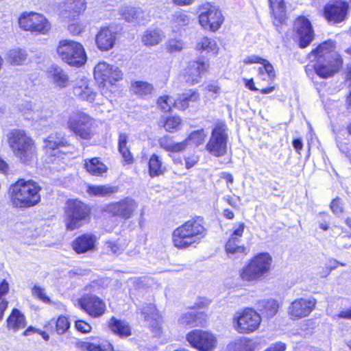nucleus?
I'll return each mask as SVG.
<instances>
[{
	"instance_id": "1",
	"label": "nucleus",
	"mask_w": 351,
	"mask_h": 351,
	"mask_svg": "<svg viewBox=\"0 0 351 351\" xmlns=\"http://www.w3.org/2000/svg\"><path fill=\"white\" fill-rule=\"evenodd\" d=\"M335 45L332 40H327L313 50L308 54L315 73L322 78H328L337 73L343 64L340 55L335 51Z\"/></svg>"
},
{
	"instance_id": "2",
	"label": "nucleus",
	"mask_w": 351,
	"mask_h": 351,
	"mask_svg": "<svg viewBox=\"0 0 351 351\" xmlns=\"http://www.w3.org/2000/svg\"><path fill=\"white\" fill-rule=\"evenodd\" d=\"M206 229L200 217L192 219L177 228L172 234V240L175 247L186 249L191 246L196 247L206 237Z\"/></svg>"
},
{
	"instance_id": "3",
	"label": "nucleus",
	"mask_w": 351,
	"mask_h": 351,
	"mask_svg": "<svg viewBox=\"0 0 351 351\" xmlns=\"http://www.w3.org/2000/svg\"><path fill=\"white\" fill-rule=\"evenodd\" d=\"M8 142L14 155L22 163L30 164L37 158L35 141L25 130H11L7 135Z\"/></svg>"
},
{
	"instance_id": "4",
	"label": "nucleus",
	"mask_w": 351,
	"mask_h": 351,
	"mask_svg": "<svg viewBox=\"0 0 351 351\" xmlns=\"http://www.w3.org/2000/svg\"><path fill=\"white\" fill-rule=\"evenodd\" d=\"M40 189L39 185L32 180H19L10 187L12 205L21 208L36 205L40 201Z\"/></svg>"
},
{
	"instance_id": "5",
	"label": "nucleus",
	"mask_w": 351,
	"mask_h": 351,
	"mask_svg": "<svg viewBox=\"0 0 351 351\" xmlns=\"http://www.w3.org/2000/svg\"><path fill=\"white\" fill-rule=\"evenodd\" d=\"M271 263L269 254L259 253L239 271V276L244 281L257 280L269 271Z\"/></svg>"
},
{
	"instance_id": "6",
	"label": "nucleus",
	"mask_w": 351,
	"mask_h": 351,
	"mask_svg": "<svg viewBox=\"0 0 351 351\" xmlns=\"http://www.w3.org/2000/svg\"><path fill=\"white\" fill-rule=\"evenodd\" d=\"M95 120L89 114L80 110L72 112L66 121V128L75 136L84 140L94 135Z\"/></svg>"
},
{
	"instance_id": "7",
	"label": "nucleus",
	"mask_w": 351,
	"mask_h": 351,
	"mask_svg": "<svg viewBox=\"0 0 351 351\" xmlns=\"http://www.w3.org/2000/svg\"><path fill=\"white\" fill-rule=\"evenodd\" d=\"M90 210L82 202L69 199L65 209V226L67 230L72 231L82 226L88 219Z\"/></svg>"
},
{
	"instance_id": "8",
	"label": "nucleus",
	"mask_w": 351,
	"mask_h": 351,
	"mask_svg": "<svg viewBox=\"0 0 351 351\" xmlns=\"http://www.w3.org/2000/svg\"><path fill=\"white\" fill-rule=\"evenodd\" d=\"M60 58L70 65L80 66L86 62V55L83 46L73 40H62L57 49Z\"/></svg>"
},
{
	"instance_id": "9",
	"label": "nucleus",
	"mask_w": 351,
	"mask_h": 351,
	"mask_svg": "<svg viewBox=\"0 0 351 351\" xmlns=\"http://www.w3.org/2000/svg\"><path fill=\"white\" fill-rule=\"evenodd\" d=\"M228 128L223 123H218L212 130L206 149L215 157H221L227 152Z\"/></svg>"
},
{
	"instance_id": "10",
	"label": "nucleus",
	"mask_w": 351,
	"mask_h": 351,
	"mask_svg": "<svg viewBox=\"0 0 351 351\" xmlns=\"http://www.w3.org/2000/svg\"><path fill=\"white\" fill-rule=\"evenodd\" d=\"M261 322V317L254 308H245L237 312L233 318L234 329L241 334H249L256 330Z\"/></svg>"
},
{
	"instance_id": "11",
	"label": "nucleus",
	"mask_w": 351,
	"mask_h": 351,
	"mask_svg": "<svg viewBox=\"0 0 351 351\" xmlns=\"http://www.w3.org/2000/svg\"><path fill=\"white\" fill-rule=\"evenodd\" d=\"M19 26L25 31L46 34L51 29L47 19L36 12L23 13L19 19Z\"/></svg>"
},
{
	"instance_id": "12",
	"label": "nucleus",
	"mask_w": 351,
	"mask_h": 351,
	"mask_svg": "<svg viewBox=\"0 0 351 351\" xmlns=\"http://www.w3.org/2000/svg\"><path fill=\"white\" fill-rule=\"evenodd\" d=\"M223 21L221 12L216 6L209 3L201 6L199 22L204 29L215 32L221 27Z\"/></svg>"
},
{
	"instance_id": "13",
	"label": "nucleus",
	"mask_w": 351,
	"mask_h": 351,
	"mask_svg": "<svg viewBox=\"0 0 351 351\" xmlns=\"http://www.w3.org/2000/svg\"><path fill=\"white\" fill-rule=\"evenodd\" d=\"M186 338L189 344L199 351H213L217 343L213 334L202 330H193Z\"/></svg>"
},
{
	"instance_id": "14",
	"label": "nucleus",
	"mask_w": 351,
	"mask_h": 351,
	"mask_svg": "<svg viewBox=\"0 0 351 351\" xmlns=\"http://www.w3.org/2000/svg\"><path fill=\"white\" fill-rule=\"evenodd\" d=\"M123 72L116 65L106 62H99L94 69V77L100 84L108 82L114 84L123 78Z\"/></svg>"
},
{
	"instance_id": "15",
	"label": "nucleus",
	"mask_w": 351,
	"mask_h": 351,
	"mask_svg": "<svg viewBox=\"0 0 351 351\" xmlns=\"http://www.w3.org/2000/svg\"><path fill=\"white\" fill-rule=\"evenodd\" d=\"M244 228V223H239L238 226L234 228L232 233L226 242L225 250L229 258H236L239 257L241 254L246 255L248 253L247 248L241 245Z\"/></svg>"
},
{
	"instance_id": "16",
	"label": "nucleus",
	"mask_w": 351,
	"mask_h": 351,
	"mask_svg": "<svg viewBox=\"0 0 351 351\" xmlns=\"http://www.w3.org/2000/svg\"><path fill=\"white\" fill-rule=\"evenodd\" d=\"M137 206L136 202L132 198L128 197L108 204L106 211L112 216L128 219L132 217Z\"/></svg>"
},
{
	"instance_id": "17",
	"label": "nucleus",
	"mask_w": 351,
	"mask_h": 351,
	"mask_svg": "<svg viewBox=\"0 0 351 351\" xmlns=\"http://www.w3.org/2000/svg\"><path fill=\"white\" fill-rule=\"evenodd\" d=\"M294 31L299 40V46L305 48L314 39V32L309 20L304 16L298 17L294 23Z\"/></svg>"
},
{
	"instance_id": "18",
	"label": "nucleus",
	"mask_w": 351,
	"mask_h": 351,
	"mask_svg": "<svg viewBox=\"0 0 351 351\" xmlns=\"http://www.w3.org/2000/svg\"><path fill=\"white\" fill-rule=\"evenodd\" d=\"M73 93L77 99L88 103L93 102L97 95L91 85L90 81L85 77L75 80L73 88Z\"/></svg>"
},
{
	"instance_id": "19",
	"label": "nucleus",
	"mask_w": 351,
	"mask_h": 351,
	"mask_svg": "<svg viewBox=\"0 0 351 351\" xmlns=\"http://www.w3.org/2000/svg\"><path fill=\"white\" fill-rule=\"evenodd\" d=\"M349 5L345 1H336L327 4L324 8L326 19L333 24L339 23L345 20Z\"/></svg>"
},
{
	"instance_id": "20",
	"label": "nucleus",
	"mask_w": 351,
	"mask_h": 351,
	"mask_svg": "<svg viewBox=\"0 0 351 351\" xmlns=\"http://www.w3.org/2000/svg\"><path fill=\"white\" fill-rule=\"evenodd\" d=\"M208 64L203 61H193L189 63L184 73V78L186 83L191 85L199 82Z\"/></svg>"
},
{
	"instance_id": "21",
	"label": "nucleus",
	"mask_w": 351,
	"mask_h": 351,
	"mask_svg": "<svg viewBox=\"0 0 351 351\" xmlns=\"http://www.w3.org/2000/svg\"><path fill=\"white\" fill-rule=\"evenodd\" d=\"M44 149L49 156H56L57 150L69 145L66 138L61 133H51L44 140Z\"/></svg>"
},
{
	"instance_id": "22",
	"label": "nucleus",
	"mask_w": 351,
	"mask_h": 351,
	"mask_svg": "<svg viewBox=\"0 0 351 351\" xmlns=\"http://www.w3.org/2000/svg\"><path fill=\"white\" fill-rule=\"evenodd\" d=\"M116 34L108 27H103L96 36V44L102 51H108L114 45Z\"/></svg>"
},
{
	"instance_id": "23",
	"label": "nucleus",
	"mask_w": 351,
	"mask_h": 351,
	"mask_svg": "<svg viewBox=\"0 0 351 351\" xmlns=\"http://www.w3.org/2000/svg\"><path fill=\"white\" fill-rule=\"evenodd\" d=\"M108 327L114 335L120 337H128L132 335L131 326L125 320L112 317L108 322Z\"/></svg>"
},
{
	"instance_id": "24",
	"label": "nucleus",
	"mask_w": 351,
	"mask_h": 351,
	"mask_svg": "<svg viewBox=\"0 0 351 351\" xmlns=\"http://www.w3.org/2000/svg\"><path fill=\"white\" fill-rule=\"evenodd\" d=\"M96 237L92 234H84L73 243V248L77 254L85 253L94 250Z\"/></svg>"
},
{
	"instance_id": "25",
	"label": "nucleus",
	"mask_w": 351,
	"mask_h": 351,
	"mask_svg": "<svg viewBox=\"0 0 351 351\" xmlns=\"http://www.w3.org/2000/svg\"><path fill=\"white\" fill-rule=\"evenodd\" d=\"M85 0H66L63 16L74 19L75 16L83 12L86 9Z\"/></svg>"
},
{
	"instance_id": "26",
	"label": "nucleus",
	"mask_w": 351,
	"mask_h": 351,
	"mask_svg": "<svg viewBox=\"0 0 351 351\" xmlns=\"http://www.w3.org/2000/svg\"><path fill=\"white\" fill-rule=\"evenodd\" d=\"M206 315L203 313L191 311L183 314L179 319V322L182 325L195 327L202 326L206 322Z\"/></svg>"
},
{
	"instance_id": "27",
	"label": "nucleus",
	"mask_w": 351,
	"mask_h": 351,
	"mask_svg": "<svg viewBox=\"0 0 351 351\" xmlns=\"http://www.w3.org/2000/svg\"><path fill=\"white\" fill-rule=\"evenodd\" d=\"M256 344L252 339L239 337L228 344L226 351H254Z\"/></svg>"
},
{
	"instance_id": "28",
	"label": "nucleus",
	"mask_w": 351,
	"mask_h": 351,
	"mask_svg": "<svg viewBox=\"0 0 351 351\" xmlns=\"http://www.w3.org/2000/svg\"><path fill=\"white\" fill-rule=\"evenodd\" d=\"M119 188L109 184L88 185L86 192L91 196L106 197L118 192Z\"/></svg>"
},
{
	"instance_id": "29",
	"label": "nucleus",
	"mask_w": 351,
	"mask_h": 351,
	"mask_svg": "<svg viewBox=\"0 0 351 351\" xmlns=\"http://www.w3.org/2000/svg\"><path fill=\"white\" fill-rule=\"evenodd\" d=\"M8 328L14 332L25 326V319L18 308H13L12 313L7 319Z\"/></svg>"
},
{
	"instance_id": "30",
	"label": "nucleus",
	"mask_w": 351,
	"mask_h": 351,
	"mask_svg": "<svg viewBox=\"0 0 351 351\" xmlns=\"http://www.w3.org/2000/svg\"><path fill=\"white\" fill-rule=\"evenodd\" d=\"M49 77L53 80L57 86L65 87L69 83V77L67 74L57 65H52L49 69Z\"/></svg>"
},
{
	"instance_id": "31",
	"label": "nucleus",
	"mask_w": 351,
	"mask_h": 351,
	"mask_svg": "<svg viewBox=\"0 0 351 351\" xmlns=\"http://www.w3.org/2000/svg\"><path fill=\"white\" fill-rule=\"evenodd\" d=\"M121 12L128 22H139L144 19V12L139 8L127 5L121 8Z\"/></svg>"
},
{
	"instance_id": "32",
	"label": "nucleus",
	"mask_w": 351,
	"mask_h": 351,
	"mask_svg": "<svg viewBox=\"0 0 351 351\" xmlns=\"http://www.w3.org/2000/svg\"><path fill=\"white\" fill-rule=\"evenodd\" d=\"M165 38L162 32L158 29H149L145 32L142 36V42L146 46H154L159 44Z\"/></svg>"
},
{
	"instance_id": "33",
	"label": "nucleus",
	"mask_w": 351,
	"mask_h": 351,
	"mask_svg": "<svg viewBox=\"0 0 351 351\" xmlns=\"http://www.w3.org/2000/svg\"><path fill=\"white\" fill-rule=\"evenodd\" d=\"M199 98V95L197 90H190L176 99V108L184 110L189 106L190 103L197 101Z\"/></svg>"
},
{
	"instance_id": "34",
	"label": "nucleus",
	"mask_w": 351,
	"mask_h": 351,
	"mask_svg": "<svg viewBox=\"0 0 351 351\" xmlns=\"http://www.w3.org/2000/svg\"><path fill=\"white\" fill-rule=\"evenodd\" d=\"M269 1L274 18L282 23L286 16V6L284 0H269Z\"/></svg>"
},
{
	"instance_id": "35",
	"label": "nucleus",
	"mask_w": 351,
	"mask_h": 351,
	"mask_svg": "<svg viewBox=\"0 0 351 351\" xmlns=\"http://www.w3.org/2000/svg\"><path fill=\"white\" fill-rule=\"evenodd\" d=\"M160 147L167 152H180L184 150V143L175 142L171 137L163 136L158 141Z\"/></svg>"
},
{
	"instance_id": "36",
	"label": "nucleus",
	"mask_w": 351,
	"mask_h": 351,
	"mask_svg": "<svg viewBox=\"0 0 351 351\" xmlns=\"http://www.w3.org/2000/svg\"><path fill=\"white\" fill-rule=\"evenodd\" d=\"M85 168L93 176H101L108 170L107 167L97 158H92L85 162Z\"/></svg>"
},
{
	"instance_id": "37",
	"label": "nucleus",
	"mask_w": 351,
	"mask_h": 351,
	"mask_svg": "<svg viewBox=\"0 0 351 351\" xmlns=\"http://www.w3.org/2000/svg\"><path fill=\"white\" fill-rule=\"evenodd\" d=\"M131 88L136 95L142 97L150 95L154 90L152 84L143 81L134 82L132 84Z\"/></svg>"
},
{
	"instance_id": "38",
	"label": "nucleus",
	"mask_w": 351,
	"mask_h": 351,
	"mask_svg": "<svg viewBox=\"0 0 351 351\" xmlns=\"http://www.w3.org/2000/svg\"><path fill=\"white\" fill-rule=\"evenodd\" d=\"M206 136L204 130H199L191 132L184 141H182V143H184V149L189 145L197 147L202 145L204 141Z\"/></svg>"
},
{
	"instance_id": "39",
	"label": "nucleus",
	"mask_w": 351,
	"mask_h": 351,
	"mask_svg": "<svg viewBox=\"0 0 351 351\" xmlns=\"http://www.w3.org/2000/svg\"><path fill=\"white\" fill-rule=\"evenodd\" d=\"M164 170L160 158L155 154L152 155L149 160V176L152 178L158 176L164 172Z\"/></svg>"
},
{
	"instance_id": "40",
	"label": "nucleus",
	"mask_w": 351,
	"mask_h": 351,
	"mask_svg": "<svg viewBox=\"0 0 351 351\" xmlns=\"http://www.w3.org/2000/svg\"><path fill=\"white\" fill-rule=\"evenodd\" d=\"M141 313L144 317L145 321L147 322L150 327L155 328L160 322L161 316L157 308H144Z\"/></svg>"
},
{
	"instance_id": "41",
	"label": "nucleus",
	"mask_w": 351,
	"mask_h": 351,
	"mask_svg": "<svg viewBox=\"0 0 351 351\" xmlns=\"http://www.w3.org/2000/svg\"><path fill=\"white\" fill-rule=\"evenodd\" d=\"M79 304L80 307H101V306H105L101 299L92 294L84 295L79 300Z\"/></svg>"
},
{
	"instance_id": "42",
	"label": "nucleus",
	"mask_w": 351,
	"mask_h": 351,
	"mask_svg": "<svg viewBox=\"0 0 351 351\" xmlns=\"http://www.w3.org/2000/svg\"><path fill=\"white\" fill-rule=\"evenodd\" d=\"M79 347L83 350L88 351H112V346L110 343L106 342L101 344H95L88 341L79 343Z\"/></svg>"
},
{
	"instance_id": "43",
	"label": "nucleus",
	"mask_w": 351,
	"mask_h": 351,
	"mask_svg": "<svg viewBox=\"0 0 351 351\" xmlns=\"http://www.w3.org/2000/svg\"><path fill=\"white\" fill-rule=\"evenodd\" d=\"M31 294L34 298L39 300L45 304L54 305L47 295L45 289L38 284H35L31 289Z\"/></svg>"
},
{
	"instance_id": "44",
	"label": "nucleus",
	"mask_w": 351,
	"mask_h": 351,
	"mask_svg": "<svg viewBox=\"0 0 351 351\" xmlns=\"http://www.w3.org/2000/svg\"><path fill=\"white\" fill-rule=\"evenodd\" d=\"M197 49L216 54L218 51V47L214 40L204 37L197 43Z\"/></svg>"
},
{
	"instance_id": "45",
	"label": "nucleus",
	"mask_w": 351,
	"mask_h": 351,
	"mask_svg": "<svg viewBox=\"0 0 351 351\" xmlns=\"http://www.w3.org/2000/svg\"><path fill=\"white\" fill-rule=\"evenodd\" d=\"M128 136L124 134H121L119 137V150L123 158L128 163L132 162V154L127 147Z\"/></svg>"
},
{
	"instance_id": "46",
	"label": "nucleus",
	"mask_w": 351,
	"mask_h": 351,
	"mask_svg": "<svg viewBox=\"0 0 351 351\" xmlns=\"http://www.w3.org/2000/svg\"><path fill=\"white\" fill-rule=\"evenodd\" d=\"M176 99L169 95H163L157 100L158 107L164 112H169L172 106L176 107Z\"/></svg>"
},
{
	"instance_id": "47",
	"label": "nucleus",
	"mask_w": 351,
	"mask_h": 351,
	"mask_svg": "<svg viewBox=\"0 0 351 351\" xmlns=\"http://www.w3.org/2000/svg\"><path fill=\"white\" fill-rule=\"evenodd\" d=\"M26 53L21 49H12L8 53V61L11 64H21L26 59Z\"/></svg>"
},
{
	"instance_id": "48",
	"label": "nucleus",
	"mask_w": 351,
	"mask_h": 351,
	"mask_svg": "<svg viewBox=\"0 0 351 351\" xmlns=\"http://www.w3.org/2000/svg\"><path fill=\"white\" fill-rule=\"evenodd\" d=\"M182 120L179 117H171L167 118L164 123V128L169 132H174L181 125Z\"/></svg>"
},
{
	"instance_id": "49",
	"label": "nucleus",
	"mask_w": 351,
	"mask_h": 351,
	"mask_svg": "<svg viewBox=\"0 0 351 351\" xmlns=\"http://www.w3.org/2000/svg\"><path fill=\"white\" fill-rule=\"evenodd\" d=\"M316 300L312 295H306L292 302L293 307H315Z\"/></svg>"
},
{
	"instance_id": "50",
	"label": "nucleus",
	"mask_w": 351,
	"mask_h": 351,
	"mask_svg": "<svg viewBox=\"0 0 351 351\" xmlns=\"http://www.w3.org/2000/svg\"><path fill=\"white\" fill-rule=\"evenodd\" d=\"M52 115L53 112L51 110L49 109L39 110L38 108H37L31 118L36 121L45 122L51 119Z\"/></svg>"
},
{
	"instance_id": "51",
	"label": "nucleus",
	"mask_w": 351,
	"mask_h": 351,
	"mask_svg": "<svg viewBox=\"0 0 351 351\" xmlns=\"http://www.w3.org/2000/svg\"><path fill=\"white\" fill-rule=\"evenodd\" d=\"M184 43L181 40L170 39L167 42V49L170 53L180 51L184 48Z\"/></svg>"
},
{
	"instance_id": "52",
	"label": "nucleus",
	"mask_w": 351,
	"mask_h": 351,
	"mask_svg": "<svg viewBox=\"0 0 351 351\" xmlns=\"http://www.w3.org/2000/svg\"><path fill=\"white\" fill-rule=\"evenodd\" d=\"M312 308H290L289 315L292 319H300L310 314Z\"/></svg>"
},
{
	"instance_id": "53",
	"label": "nucleus",
	"mask_w": 351,
	"mask_h": 351,
	"mask_svg": "<svg viewBox=\"0 0 351 351\" xmlns=\"http://www.w3.org/2000/svg\"><path fill=\"white\" fill-rule=\"evenodd\" d=\"M70 323L65 317H59L56 322V331L58 334H63L69 328Z\"/></svg>"
},
{
	"instance_id": "54",
	"label": "nucleus",
	"mask_w": 351,
	"mask_h": 351,
	"mask_svg": "<svg viewBox=\"0 0 351 351\" xmlns=\"http://www.w3.org/2000/svg\"><path fill=\"white\" fill-rule=\"evenodd\" d=\"M173 21L177 25L184 26L189 24L190 19L185 13L178 12L174 14Z\"/></svg>"
},
{
	"instance_id": "55",
	"label": "nucleus",
	"mask_w": 351,
	"mask_h": 351,
	"mask_svg": "<svg viewBox=\"0 0 351 351\" xmlns=\"http://www.w3.org/2000/svg\"><path fill=\"white\" fill-rule=\"evenodd\" d=\"M261 64L264 66V70L268 78V82H272L276 77L274 66L265 59L261 62Z\"/></svg>"
},
{
	"instance_id": "56",
	"label": "nucleus",
	"mask_w": 351,
	"mask_h": 351,
	"mask_svg": "<svg viewBox=\"0 0 351 351\" xmlns=\"http://www.w3.org/2000/svg\"><path fill=\"white\" fill-rule=\"evenodd\" d=\"M85 25L82 23H71L69 25V31L74 34L78 35L84 31Z\"/></svg>"
},
{
	"instance_id": "57",
	"label": "nucleus",
	"mask_w": 351,
	"mask_h": 351,
	"mask_svg": "<svg viewBox=\"0 0 351 351\" xmlns=\"http://www.w3.org/2000/svg\"><path fill=\"white\" fill-rule=\"evenodd\" d=\"M19 108V110L24 113H27L28 111H33L34 113L38 107L32 102L25 101L20 104Z\"/></svg>"
},
{
	"instance_id": "58",
	"label": "nucleus",
	"mask_w": 351,
	"mask_h": 351,
	"mask_svg": "<svg viewBox=\"0 0 351 351\" xmlns=\"http://www.w3.org/2000/svg\"><path fill=\"white\" fill-rule=\"evenodd\" d=\"M280 305L282 304L272 298L263 300L259 302L261 307H279Z\"/></svg>"
},
{
	"instance_id": "59",
	"label": "nucleus",
	"mask_w": 351,
	"mask_h": 351,
	"mask_svg": "<svg viewBox=\"0 0 351 351\" xmlns=\"http://www.w3.org/2000/svg\"><path fill=\"white\" fill-rule=\"evenodd\" d=\"M330 209L335 215H339L342 213V206L339 198H335L330 204Z\"/></svg>"
},
{
	"instance_id": "60",
	"label": "nucleus",
	"mask_w": 351,
	"mask_h": 351,
	"mask_svg": "<svg viewBox=\"0 0 351 351\" xmlns=\"http://www.w3.org/2000/svg\"><path fill=\"white\" fill-rule=\"evenodd\" d=\"M185 165L187 169L194 167L199 161V156L195 154H192L185 158Z\"/></svg>"
},
{
	"instance_id": "61",
	"label": "nucleus",
	"mask_w": 351,
	"mask_h": 351,
	"mask_svg": "<svg viewBox=\"0 0 351 351\" xmlns=\"http://www.w3.org/2000/svg\"><path fill=\"white\" fill-rule=\"evenodd\" d=\"M75 328L78 331L83 333L88 332L91 329L90 326L88 323L82 320H78L75 322Z\"/></svg>"
},
{
	"instance_id": "62",
	"label": "nucleus",
	"mask_w": 351,
	"mask_h": 351,
	"mask_svg": "<svg viewBox=\"0 0 351 351\" xmlns=\"http://www.w3.org/2000/svg\"><path fill=\"white\" fill-rule=\"evenodd\" d=\"M86 311L92 317H98L105 313V308H84Z\"/></svg>"
},
{
	"instance_id": "63",
	"label": "nucleus",
	"mask_w": 351,
	"mask_h": 351,
	"mask_svg": "<svg viewBox=\"0 0 351 351\" xmlns=\"http://www.w3.org/2000/svg\"><path fill=\"white\" fill-rule=\"evenodd\" d=\"M265 59L258 56H251L243 60V62L246 64H254V63H260L263 62Z\"/></svg>"
},
{
	"instance_id": "64",
	"label": "nucleus",
	"mask_w": 351,
	"mask_h": 351,
	"mask_svg": "<svg viewBox=\"0 0 351 351\" xmlns=\"http://www.w3.org/2000/svg\"><path fill=\"white\" fill-rule=\"evenodd\" d=\"M286 348L285 343L279 341L272 344L268 349L269 351H285Z\"/></svg>"
}]
</instances>
